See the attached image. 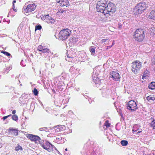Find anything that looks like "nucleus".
<instances>
[{
	"instance_id": "7ed1b4c3",
	"label": "nucleus",
	"mask_w": 155,
	"mask_h": 155,
	"mask_svg": "<svg viewBox=\"0 0 155 155\" xmlns=\"http://www.w3.org/2000/svg\"><path fill=\"white\" fill-rule=\"evenodd\" d=\"M145 35V31L143 30L137 29L135 32L134 38L135 41L140 42L143 40Z\"/></svg>"
},
{
	"instance_id": "c9c22d12",
	"label": "nucleus",
	"mask_w": 155,
	"mask_h": 155,
	"mask_svg": "<svg viewBox=\"0 0 155 155\" xmlns=\"http://www.w3.org/2000/svg\"><path fill=\"white\" fill-rule=\"evenodd\" d=\"M8 117L7 116L3 117L2 119L3 120H5Z\"/></svg>"
},
{
	"instance_id": "09e8293b",
	"label": "nucleus",
	"mask_w": 155,
	"mask_h": 155,
	"mask_svg": "<svg viewBox=\"0 0 155 155\" xmlns=\"http://www.w3.org/2000/svg\"><path fill=\"white\" fill-rule=\"evenodd\" d=\"M67 57L68 58H70L71 57L70 56H69L68 55H67Z\"/></svg>"
},
{
	"instance_id": "423d86ee",
	"label": "nucleus",
	"mask_w": 155,
	"mask_h": 155,
	"mask_svg": "<svg viewBox=\"0 0 155 155\" xmlns=\"http://www.w3.org/2000/svg\"><path fill=\"white\" fill-rule=\"evenodd\" d=\"M36 5L35 4H30L28 5L27 6L24 7V9L23 12L24 13L31 12L33 11L36 8Z\"/></svg>"
},
{
	"instance_id": "dca6fc26",
	"label": "nucleus",
	"mask_w": 155,
	"mask_h": 155,
	"mask_svg": "<svg viewBox=\"0 0 155 155\" xmlns=\"http://www.w3.org/2000/svg\"><path fill=\"white\" fill-rule=\"evenodd\" d=\"M120 143L123 146H126L128 144V142L126 140H122L120 141Z\"/></svg>"
},
{
	"instance_id": "5701e85b",
	"label": "nucleus",
	"mask_w": 155,
	"mask_h": 155,
	"mask_svg": "<svg viewBox=\"0 0 155 155\" xmlns=\"http://www.w3.org/2000/svg\"><path fill=\"white\" fill-rule=\"evenodd\" d=\"M50 51L49 50V49L45 48L41 52L43 53H49V52H50Z\"/></svg>"
},
{
	"instance_id": "6ab92c4d",
	"label": "nucleus",
	"mask_w": 155,
	"mask_h": 155,
	"mask_svg": "<svg viewBox=\"0 0 155 155\" xmlns=\"http://www.w3.org/2000/svg\"><path fill=\"white\" fill-rule=\"evenodd\" d=\"M41 146L44 149L47 150L48 152H51V149L49 148H48L47 147V146H46L45 143V144H43Z\"/></svg>"
},
{
	"instance_id": "c03bdc74",
	"label": "nucleus",
	"mask_w": 155,
	"mask_h": 155,
	"mask_svg": "<svg viewBox=\"0 0 155 155\" xmlns=\"http://www.w3.org/2000/svg\"><path fill=\"white\" fill-rule=\"evenodd\" d=\"M15 5H14V4H13V10H14L15 11H15V10L14 9V8H13V7H14V6H15Z\"/></svg>"
},
{
	"instance_id": "49530a36",
	"label": "nucleus",
	"mask_w": 155,
	"mask_h": 155,
	"mask_svg": "<svg viewBox=\"0 0 155 155\" xmlns=\"http://www.w3.org/2000/svg\"><path fill=\"white\" fill-rule=\"evenodd\" d=\"M11 116H12V115L11 114H10V115H9L7 116H8V117Z\"/></svg>"
},
{
	"instance_id": "0eeeda50",
	"label": "nucleus",
	"mask_w": 155,
	"mask_h": 155,
	"mask_svg": "<svg viewBox=\"0 0 155 155\" xmlns=\"http://www.w3.org/2000/svg\"><path fill=\"white\" fill-rule=\"evenodd\" d=\"M127 109L133 111H135L138 108L136 102L133 100L130 101L127 105Z\"/></svg>"
},
{
	"instance_id": "b1692460",
	"label": "nucleus",
	"mask_w": 155,
	"mask_h": 155,
	"mask_svg": "<svg viewBox=\"0 0 155 155\" xmlns=\"http://www.w3.org/2000/svg\"><path fill=\"white\" fill-rule=\"evenodd\" d=\"M45 143L48 148H50L51 147V146H52V144L50 142L48 141H46Z\"/></svg>"
},
{
	"instance_id": "c85d7f7f",
	"label": "nucleus",
	"mask_w": 155,
	"mask_h": 155,
	"mask_svg": "<svg viewBox=\"0 0 155 155\" xmlns=\"http://www.w3.org/2000/svg\"><path fill=\"white\" fill-rule=\"evenodd\" d=\"M1 52L2 53H3L5 55L7 56H9L10 55H11V54L7 52H6V51H1Z\"/></svg>"
},
{
	"instance_id": "20e7f679",
	"label": "nucleus",
	"mask_w": 155,
	"mask_h": 155,
	"mask_svg": "<svg viewBox=\"0 0 155 155\" xmlns=\"http://www.w3.org/2000/svg\"><path fill=\"white\" fill-rule=\"evenodd\" d=\"M148 7V5L145 2H140L135 6L136 13V14H140Z\"/></svg>"
},
{
	"instance_id": "bb28decb",
	"label": "nucleus",
	"mask_w": 155,
	"mask_h": 155,
	"mask_svg": "<svg viewBox=\"0 0 155 155\" xmlns=\"http://www.w3.org/2000/svg\"><path fill=\"white\" fill-rule=\"evenodd\" d=\"M101 90L103 93H106L107 91V89L106 87L103 86L101 88Z\"/></svg>"
},
{
	"instance_id": "58836bf2",
	"label": "nucleus",
	"mask_w": 155,
	"mask_h": 155,
	"mask_svg": "<svg viewBox=\"0 0 155 155\" xmlns=\"http://www.w3.org/2000/svg\"><path fill=\"white\" fill-rule=\"evenodd\" d=\"M16 111L15 110H13L12 111V114H15L16 113Z\"/></svg>"
},
{
	"instance_id": "6e6d98bb",
	"label": "nucleus",
	"mask_w": 155,
	"mask_h": 155,
	"mask_svg": "<svg viewBox=\"0 0 155 155\" xmlns=\"http://www.w3.org/2000/svg\"><path fill=\"white\" fill-rule=\"evenodd\" d=\"M117 111L118 112H119L118 110H117Z\"/></svg>"
},
{
	"instance_id": "ddd939ff",
	"label": "nucleus",
	"mask_w": 155,
	"mask_h": 155,
	"mask_svg": "<svg viewBox=\"0 0 155 155\" xmlns=\"http://www.w3.org/2000/svg\"><path fill=\"white\" fill-rule=\"evenodd\" d=\"M147 100L149 101L152 102L155 101V98L153 97V96H147L146 98Z\"/></svg>"
},
{
	"instance_id": "f8f14e48",
	"label": "nucleus",
	"mask_w": 155,
	"mask_h": 155,
	"mask_svg": "<svg viewBox=\"0 0 155 155\" xmlns=\"http://www.w3.org/2000/svg\"><path fill=\"white\" fill-rule=\"evenodd\" d=\"M148 17L150 19L155 20V10L151 12L149 15Z\"/></svg>"
},
{
	"instance_id": "a878e982",
	"label": "nucleus",
	"mask_w": 155,
	"mask_h": 155,
	"mask_svg": "<svg viewBox=\"0 0 155 155\" xmlns=\"http://www.w3.org/2000/svg\"><path fill=\"white\" fill-rule=\"evenodd\" d=\"M12 119L15 121H17L18 120V116L15 114H14V115H13L12 116Z\"/></svg>"
},
{
	"instance_id": "f03ea898",
	"label": "nucleus",
	"mask_w": 155,
	"mask_h": 155,
	"mask_svg": "<svg viewBox=\"0 0 155 155\" xmlns=\"http://www.w3.org/2000/svg\"><path fill=\"white\" fill-rule=\"evenodd\" d=\"M71 33V31L67 28L61 30L58 35L55 34V36L59 40L63 41L68 38Z\"/></svg>"
},
{
	"instance_id": "8fccbe9b",
	"label": "nucleus",
	"mask_w": 155,
	"mask_h": 155,
	"mask_svg": "<svg viewBox=\"0 0 155 155\" xmlns=\"http://www.w3.org/2000/svg\"><path fill=\"white\" fill-rule=\"evenodd\" d=\"M2 147V145L1 144H0V148H1Z\"/></svg>"
},
{
	"instance_id": "393cba45",
	"label": "nucleus",
	"mask_w": 155,
	"mask_h": 155,
	"mask_svg": "<svg viewBox=\"0 0 155 155\" xmlns=\"http://www.w3.org/2000/svg\"><path fill=\"white\" fill-rule=\"evenodd\" d=\"M47 17H48V15H41V19L43 20H45V21Z\"/></svg>"
},
{
	"instance_id": "aec40b11",
	"label": "nucleus",
	"mask_w": 155,
	"mask_h": 155,
	"mask_svg": "<svg viewBox=\"0 0 155 155\" xmlns=\"http://www.w3.org/2000/svg\"><path fill=\"white\" fill-rule=\"evenodd\" d=\"M148 72L147 71H145L144 72L143 75L142 76V78L143 79L144 78H147V77L148 76Z\"/></svg>"
},
{
	"instance_id": "7c9ffc66",
	"label": "nucleus",
	"mask_w": 155,
	"mask_h": 155,
	"mask_svg": "<svg viewBox=\"0 0 155 155\" xmlns=\"http://www.w3.org/2000/svg\"><path fill=\"white\" fill-rule=\"evenodd\" d=\"M42 27L41 25H38L35 26V30H40L41 29Z\"/></svg>"
},
{
	"instance_id": "864d4df0",
	"label": "nucleus",
	"mask_w": 155,
	"mask_h": 155,
	"mask_svg": "<svg viewBox=\"0 0 155 155\" xmlns=\"http://www.w3.org/2000/svg\"><path fill=\"white\" fill-rule=\"evenodd\" d=\"M154 68H155V64H154Z\"/></svg>"
},
{
	"instance_id": "5fc2aeb1",
	"label": "nucleus",
	"mask_w": 155,
	"mask_h": 155,
	"mask_svg": "<svg viewBox=\"0 0 155 155\" xmlns=\"http://www.w3.org/2000/svg\"><path fill=\"white\" fill-rule=\"evenodd\" d=\"M65 150L66 151H67V148H66V149H65Z\"/></svg>"
},
{
	"instance_id": "3c124183",
	"label": "nucleus",
	"mask_w": 155,
	"mask_h": 155,
	"mask_svg": "<svg viewBox=\"0 0 155 155\" xmlns=\"http://www.w3.org/2000/svg\"><path fill=\"white\" fill-rule=\"evenodd\" d=\"M63 11H61V13H63Z\"/></svg>"
},
{
	"instance_id": "a18cd8bd",
	"label": "nucleus",
	"mask_w": 155,
	"mask_h": 155,
	"mask_svg": "<svg viewBox=\"0 0 155 155\" xmlns=\"http://www.w3.org/2000/svg\"><path fill=\"white\" fill-rule=\"evenodd\" d=\"M55 147L52 144V146H51V148H54V147Z\"/></svg>"
},
{
	"instance_id": "de8ad7c7",
	"label": "nucleus",
	"mask_w": 155,
	"mask_h": 155,
	"mask_svg": "<svg viewBox=\"0 0 155 155\" xmlns=\"http://www.w3.org/2000/svg\"><path fill=\"white\" fill-rule=\"evenodd\" d=\"M54 149H55V150H57V149L55 147L54 148Z\"/></svg>"
},
{
	"instance_id": "603ef678",
	"label": "nucleus",
	"mask_w": 155,
	"mask_h": 155,
	"mask_svg": "<svg viewBox=\"0 0 155 155\" xmlns=\"http://www.w3.org/2000/svg\"><path fill=\"white\" fill-rule=\"evenodd\" d=\"M47 63H48V61L47 62H45V64H47Z\"/></svg>"
},
{
	"instance_id": "79ce46f5",
	"label": "nucleus",
	"mask_w": 155,
	"mask_h": 155,
	"mask_svg": "<svg viewBox=\"0 0 155 155\" xmlns=\"http://www.w3.org/2000/svg\"><path fill=\"white\" fill-rule=\"evenodd\" d=\"M12 68V67H11L10 66L9 67V68H8L7 69V70H8L9 69H11Z\"/></svg>"
},
{
	"instance_id": "72a5a7b5",
	"label": "nucleus",
	"mask_w": 155,
	"mask_h": 155,
	"mask_svg": "<svg viewBox=\"0 0 155 155\" xmlns=\"http://www.w3.org/2000/svg\"><path fill=\"white\" fill-rule=\"evenodd\" d=\"M4 58L2 56H0V62H4Z\"/></svg>"
},
{
	"instance_id": "39448f33",
	"label": "nucleus",
	"mask_w": 155,
	"mask_h": 155,
	"mask_svg": "<svg viewBox=\"0 0 155 155\" xmlns=\"http://www.w3.org/2000/svg\"><path fill=\"white\" fill-rule=\"evenodd\" d=\"M132 71L135 74L137 73L141 67V63L139 61H136L132 64Z\"/></svg>"
},
{
	"instance_id": "cd10ccee",
	"label": "nucleus",
	"mask_w": 155,
	"mask_h": 155,
	"mask_svg": "<svg viewBox=\"0 0 155 155\" xmlns=\"http://www.w3.org/2000/svg\"><path fill=\"white\" fill-rule=\"evenodd\" d=\"M33 92L35 96H37L38 95V90L37 89L35 88L34 89Z\"/></svg>"
},
{
	"instance_id": "f704fd0d",
	"label": "nucleus",
	"mask_w": 155,
	"mask_h": 155,
	"mask_svg": "<svg viewBox=\"0 0 155 155\" xmlns=\"http://www.w3.org/2000/svg\"><path fill=\"white\" fill-rule=\"evenodd\" d=\"M107 39H103L101 40V42L102 43H104L105 42L107 41Z\"/></svg>"
},
{
	"instance_id": "ea45409f",
	"label": "nucleus",
	"mask_w": 155,
	"mask_h": 155,
	"mask_svg": "<svg viewBox=\"0 0 155 155\" xmlns=\"http://www.w3.org/2000/svg\"><path fill=\"white\" fill-rule=\"evenodd\" d=\"M136 131H137V133L138 134L140 133L142 131H137V130Z\"/></svg>"
},
{
	"instance_id": "a19ab883",
	"label": "nucleus",
	"mask_w": 155,
	"mask_h": 155,
	"mask_svg": "<svg viewBox=\"0 0 155 155\" xmlns=\"http://www.w3.org/2000/svg\"><path fill=\"white\" fill-rule=\"evenodd\" d=\"M57 139H58V140H61V137H58H58H57L56 138Z\"/></svg>"
},
{
	"instance_id": "37998d69",
	"label": "nucleus",
	"mask_w": 155,
	"mask_h": 155,
	"mask_svg": "<svg viewBox=\"0 0 155 155\" xmlns=\"http://www.w3.org/2000/svg\"><path fill=\"white\" fill-rule=\"evenodd\" d=\"M16 2V0H14L13 2V4H14V3H15Z\"/></svg>"
},
{
	"instance_id": "9b49d317",
	"label": "nucleus",
	"mask_w": 155,
	"mask_h": 155,
	"mask_svg": "<svg viewBox=\"0 0 155 155\" xmlns=\"http://www.w3.org/2000/svg\"><path fill=\"white\" fill-rule=\"evenodd\" d=\"M10 133L15 136H17L18 134V130L17 129H14L13 128L10 127L8 129Z\"/></svg>"
},
{
	"instance_id": "e433bc0d",
	"label": "nucleus",
	"mask_w": 155,
	"mask_h": 155,
	"mask_svg": "<svg viewBox=\"0 0 155 155\" xmlns=\"http://www.w3.org/2000/svg\"><path fill=\"white\" fill-rule=\"evenodd\" d=\"M51 17H50V16H49L48 15V17H46V19L47 20H50V18H51Z\"/></svg>"
},
{
	"instance_id": "4c0bfd02",
	"label": "nucleus",
	"mask_w": 155,
	"mask_h": 155,
	"mask_svg": "<svg viewBox=\"0 0 155 155\" xmlns=\"http://www.w3.org/2000/svg\"><path fill=\"white\" fill-rule=\"evenodd\" d=\"M118 25H119V28H120L121 27H122V25L120 23H119L118 24Z\"/></svg>"
},
{
	"instance_id": "6e6552de",
	"label": "nucleus",
	"mask_w": 155,
	"mask_h": 155,
	"mask_svg": "<svg viewBox=\"0 0 155 155\" xmlns=\"http://www.w3.org/2000/svg\"><path fill=\"white\" fill-rule=\"evenodd\" d=\"M27 137L31 141H38L40 142L41 140L40 137L38 136L33 135L31 134H27Z\"/></svg>"
},
{
	"instance_id": "c756f323",
	"label": "nucleus",
	"mask_w": 155,
	"mask_h": 155,
	"mask_svg": "<svg viewBox=\"0 0 155 155\" xmlns=\"http://www.w3.org/2000/svg\"><path fill=\"white\" fill-rule=\"evenodd\" d=\"M39 130L40 131L45 130L46 131H48L47 130H48V129L47 127H41V128H40L39 129Z\"/></svg>"
},
{
	"instance_id": "f3484780",
	"label": "nucleus",
	"mask_w": 155,
	"mask_h": 155,
	"mask_svg": "<svg viewBox=\"0 0 155 155\" xmlns=\"http://www.w3.org/2000/svg\"><path fill=\"white\" fill-rule=\"evenodd\" d=\"M95 47H94L93 46H92L89 48V50L90 52L93 54V55H94L95 54Z\"/></svg>"
},
{
	"instance_id": "1a4fd4ad",
	"label": "nucleus",
	"mask_w": 155,
	"mask_h": 155,
	"mask_svg": "<svg viewBox=\"0 0 155 155\" xmlns=\"http://www.w3.org/2000/svg\"><path fill=\"white\" fill-rule=\"evenodd\" d=\"M60 6L63 8L67 7L69 5V2L68 0H60L57 2Z\"/></svg>"
},
{
	"instance_id": "4be33fe9",
	"label": "nucleus",
	"mask_w": 155,
	"mask_h": 155,
	"mask_svg": "<svg viewBox=\"0 0 155 155\" xmlns=\"http://www.w3.org/2000/svg\"><path fill=\"white\" fill-rule=\"evenodd\" d=\"M150 126L153 127V129H155V119L153 120L150 123Z\"/></svg>"
},
{
	"instance_id": "2eb2a0df",
	"label": "nucleus",
	"mask_w": 155,
	"mask_h": 155,
	"mask_svg": "<svg viewBox=\"0 0 155 155\" xmlns=\"http://www.w3.org/2000/svg\"><path fill=\"white\" fill-rule=\"evenodd\" d=\"M49 18V20H46L45 21V22H47L48 23H54L55 21L54 19L52 18V17Z\"/></svg>"
},
{
	"instance_id": "2f4dec72",
	"label": "nucleus",
	"mask_w": 155,
	"mask_h": 155,
	"mask_svg": "<svg viewBox=\"0 0 155 155\" xmlns=\"http://www.w3.org/2000/svg\"><path fill=\"white\" fill-rule=\"evenodd\" d=\"M56 127H57V128H59L60 127H61L62 129V130H63L64 129H65V127L64 125H58L57 126H56ZM59 129H60V128H59Z\"/></svg>"
},
{
	"instance_id": "a211bd4d",
	"label": "nucleus",
	"mask_w": 155,
	"mask_h": 155,
	"mask_svg": "<svg viewBox=\"0 0 155 155\" xmlns=\"http://www.w3.org/2000/svg\"><path fill=\"white\" fill-rule=\"evenodd\" d=\"M45 48V47L44 46H43L41 45H40L38 46L37 50H38L39 51H41V52Z\"/></svg>"
},
{
	"instance_id": "4468645a",
	"label": "nucleus",
	"mask_w": 155,
	"mask_h": 155,
	"mask_svg": "<svg viewBox=\"0 0 155 155\" xmlns=\"http://www.w3.org/2000/svg\"><path fill=\"white\" fill-rule=\"evenodd\" d=\"M149 88L151 90L155 89V82H152L149 84Z\"/></svg>"
},
{
	"instance_id": "4d7b16f0",
	"label": "nucleus",
	"mask_w": 155,
	"mask_h": 155,
	"mask_svg": "<svg viewBox=\"0 0 155 155\" xmlns=\"http://www.w3.org/2000/svg\"><path fill=\"white\" fill-rule=\"evenodd\" d=\"M20 85H21V84H20Z\"/></svg>"
},
{
	"instance_id": "412c9836",
	"label": "nucleus",
	"mask_w": 155,
	"mask_h": 155,
	"mask_svg": "<svg viewBox=\"0 0 155 155\" xmlns=\"http://www.w3.org/2000/svg\"><path fill=\"white\" fill-rule=\"evenodd\" d=\"M23 150L22 147L19 146V145H18V146L15 147V150L16 151H18V150Z\"/></svg>"
},
{
	"instance_id": "473e14b6",
	"label": "nucleus",
	"mask_w": 155,
	"mask_h": 155,
	"mask_svg": "<svg viewBox=\"0 0 155 155\" xmlns=\"http://www.w3.org/2000/svg\"><path fill=\"white\" fill-rule=\"evenodd\" d=\"M110 124L108 122V121H106V123H105V125L107 127H110Z\"/></svg>"
},
{
	"instance_id": "f257e3e1",
	"label": "nucleus",
	"mask_w": 155,
	"mask_h": 155,
	"mask_svg": "<svg viewBox=\"0 0 155 155\" xmlns=\"http://www.w3.org/2000/svg\"><path fill=\"white\" fill-rule=\"evenodd\" d=\"M107 2L105 0H101L97 2L96 6L97 11L106 15L109 14L111 15L116 11V6L112 3Z\"/></svg>"
},
{
	"instance_id": "9d476101",
	"label": "nucleus",
	"mask_w": 155,
	"mask_h": 155,
	"mask_svg": "<svg viewBox=\"0 0 155 155\" xmlns=\"http://www.w3.org/2000/svg\"><path fill=\"white\" fill-rule=\"evenodd\" d=\"M110 74L112 76L113 79L116 81H118L120 78L119 73L116 71H112L110 73Z\"/></svg>"
}]
</instances>
